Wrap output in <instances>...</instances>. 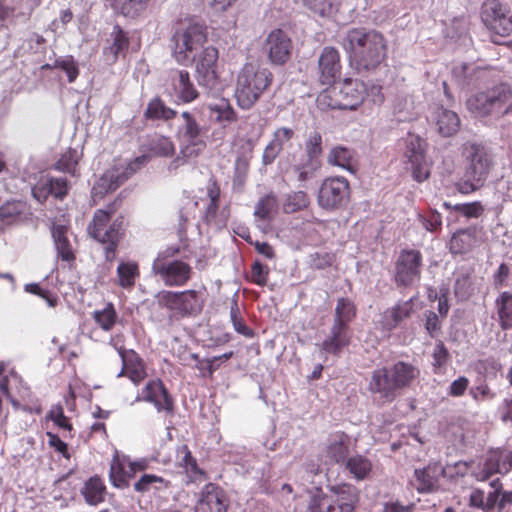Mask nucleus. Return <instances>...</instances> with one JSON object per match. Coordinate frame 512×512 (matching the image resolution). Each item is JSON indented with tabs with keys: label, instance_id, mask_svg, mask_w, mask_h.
<instances>
[{
	"label": "nucleus",
	"instance_id": "1",
	"mask_svg": "<svg viewBox=\"0 0 512 512\" xmlns=\"http://www.w3.org/2000/svg\"><path fill=\"white\" fill-rule=\"evenodd\" d=\"M341 44L351 64L359 72L375 69L387 55V42L383 34L375 29H349Z\"/></svg>",
	"mask_w": 512,
	"mask_h": 512
},
{
	"label": "nucleus",
	"instance_id": "2",
	"mask_svg": "<svg viewBox=\"0 0 512 512\" xmlns=\"http://www.w3.org/2000/svg\"><path fill=\"white\" fill-rule=\"evenodd\" d=\"M464 175L456 183L459 193L469 195L482 188L494 168L491 149L482 141L468 140L461 146Z\"/></svg>",
	"mask_w": 512,
	"mask_h": 512
},
{
	"label": "nucleus",
	"instance_id": "3",
	"mask_svg": "<svg viewBox=\"0 0 512 512\" xmlns=\"http://www.w3.org/2000/svg\"><path fill=\"white\" fill-rule=\"evenodd\" d=\"M420 370L411 363L398 361L391 367L372 372L368 390L379 396L383 402L391 403L399 391L407 388L419 376Z\"/></svg>",
	"mask_w": 512,
	"mask_h": 512
},
{
	"label": "nucleus",
	"instance_id": "4",
	"mask_svg": "<svg viewBox=\"0 0 512 512\" xmlns=\"http://www.w3.org/2000/svg\"><path fill=\"white\" fill-rule=\"evenodd\" d=\"M273 74L268 68L246 63L238 72L234 97L238 107L250 110L271 86Z\"/></svg>",
	"mask_w": 512,
	"mask_h": 512
},
{
	"label": "nucleus",
	"instance_id": "5",
	"mask_svg": "<svg viewBox=\"0 0 512 512\" xmlns=\"http://www.w3.org/2000/svg\"><path fill=\"white\" fill-rule=\"evenodd\" d=\"M330 494L321 487L311 493L307 512H354L359 503V490L351 484L329 486Z\"/></svg>",
	"mask_w": 512,
	"mask_h": 512
},
{
	"label": "nucleus",
	"instance_id": "6",
	"mask_svg": "<svg viewBox=\"0 0 512 512\" xmlns=\"http://www.w3.org/2000/svg\"><path fill=\"white\" fill-rule=\"evenodd\" d=\"M207 132V127L198 123L193 113L183 111L177 128L181 156L171 162L169 169L177 168L185 159L197 157L206 147Z\"/></svg>",
	"mask_w": 512,
	"mask_h": 512
},
{
	"label": "nucleus",
	"instance_id": "7",
	"mask_svg": "<svg viewBox=\"0 0 512 512\" xmlns=\"http://www.w3.org/2000/svg\"><path fill=\"white\" fill-rule=\"evenodd\" d=\"M207 41L206 27L197 22L182 25L172 36L173 56L181 65H190Z\"/></svg>",
	"mask_w": 512,
	"mask_h": 512
},
{
	"label": "nucleus",
	"instance_id": "8",
	"mask_svg": "<svg viewBox=\"0 0 512 512\" xmlns=\"http://www.w3.org/2000/svg\"><path fill=\"white\" fill-rule=\"evenodd\" d=\"M159 307L169 310L174 316L195 317L201 313L205 293L202 290L170 291L162 290L155 295Z\"/></svg>",
	"mask_w": 512,
	"mask_h": 512
},
{
	"label": "nucleus",
	"instance_id": "9",
	"mask_svg": "<svg viewBox=\"0 0 512 512\" xmlns=\"http://www.w3.org/2000/svg\"><path fill=\"white\" fill-rule=\"evenodd\" d=\"M110 217L109 212L98 209L88 226L90 236L104 244L105 258L108 261L115 258L116 248L124 231L123 217H117L110 226H107Z\"/></svg>",
	"mask_w": 512,
	"mask_h": 512
},
{
	"label": "nucleus",
	"instance_id": "10",
	"mask_svg": "<svg viewBox=\"0 0 512 512\" xmlns=\"http://www.w3.org/2000/svg\"><path fill=\"white\" fill-rule=\"evenodd\" d=\"M511 90L507 84H499L478 92L467 100V108L477 116L507 114L511 109Z\"/></svg>",
	"mask_w": 512,
	"mask_h": 512
},
{
	"label": "nucleus",
	"instance_id": "11",
	"mask_svg": "<svg viewBox=\"0 0 512 512\" xmlns=\"http://www.w3.org/2000/svg\"><path fill=\"white\" fill-rule=\"evenodd\" d=\"M218 57V50L213 46H207L196 53V58L193 61L198 85L212 96L220 94L222 90V84L216 71Z\"/></svg>",
	"mask_w": 512,
	"mask_h": 512
},
{
	"label": "nucleus",
	"instance_id": "12",
	"mask_svg": "<svg viewBox=\"0 0 512 512\" xmlns=\"http://www.w3.org/2000/svg\"><path fill=\"white\" fill-rule=\"evenodd\" d=\"M167 252L159 253L152 264V272L169 287L184 286L191 278V266L178 259L171 258Z\"/></svg>",
	"mask_w": 512,
	"mask_h": 512
},
{
	"label": "nucleus",
	"instance_id": "13",
	"mask_svg": "<svg viewBox=\"0 0 512 512\" xmlns=\"http://www.w3.org/2000/svg\"><path fill=\"white\" fill-rule=\"evenodd\" d=\"M481 21L485 27L501 36L512 33V12L507 3L500 0H485L480 7Z\"/></svg>",
	"mask_w": 512,
	"mask_h": 512
},
{
	"label": "nucleus",
	"instance_id": "14",
	"mask_svg": "<svg viewBox=\"0 0 512 512\" xmlns=\"http://www.w3.org/2000/svg\"><path fill=\"white\" fill-rule=\"evenodd\" d=\"M350 198V185L342 176L326 178L317 197L318 204L327 211H333L345 206Z\"/></svg>",
	"mask_w": 512,
	"mask_h": 512
},
{
	"label": "nucleus",
	"instance_id": "15",
	"mask_svg": "<svg viewBox=\"0 0 512 512\" xmlns=\"http://www.w3.org/2000/svg\"><path fill=\"white\" fill-rule=\"evenodd\" d=\"M422 254L415 249L402 250L395 263L394 280L397 286H410L421 276Z\"/></svg>",
	"mask_w": 512,
	"mask_h": 512
},
{
	"label": "nucleus",
	"instance_id": "16",
	"mask_svg": "<svg viewBox=\"0 0 512 512\" xmlns=\"http://www.w3.org/2000/svg\"><path fill=\"white\" fill-rule=\"evenodd\" d=\"M322 163H316L303 156L294 158L293 163L285 167L283 162H279V169L282 177L289 183H297L300 188H306L308 183L317 177Z\"/></svg>",
	"mask_w": 512,
	"mask_h": 512
},
{
	"label": "nucleus",
	"instance_id": "17",
	"mask_svg": "<svg viewBox=\"0 0 512 512\" xmlns=\"http://www.w3.org/2000/svg\"><path fill=\"white\" fill-rule=\"evenodd\" d=\"M367 94V85L358 79H345L340 86L337 99L330 103L331 108L355 110Z\"/></svg>",
	"mask_w": 512,
	"mask_h": 512
},
{
	"label": "nucleus",
	"instance_id": "18",
	"mask_svg": "<svg viewBox=\"0 0 512 512\" xmlns=\"http://www.w3.org/2000/svg\"><path fill=\"white\" fill-rule=\"evenodd\" d=\"M149 160V156L141 155L129 162L125 167L119 166L107 170L100 178L99 186L105 192L116 190L124 181L136 173L142 166L146 165Z\"/></svg>",
	"mask_w": 512,
	"mask_h": 512
},
{
	"label": "nucleus",
	"instance_id": "19",
	"mask_svg": "<svg viewBox=\"0 0 512 512\" xmlns=\"http://www.w3.org/2000/svg\"><path fill=\"white\" fill-rule=\"evenodd\" d=\"M136 402L145 401L154 405L158 412L173 413L174 403L161 380H151L143 388Z\"/></svg>",
	"mask_w": 512,
	"mask_h": 512
},
{
	"label": "nucleus",
	"instance_id": "20",
	"mask_svg": "<svg viewBox=\"0 0 512 512\" xmlns=\"http://www.w3.org/2000/svg\"><path fill=\"white\" fill-rule=\"evenodd\" d=\"M405 157L411 164L413 177L422 182L429 176V170L424 154V141L417 136H409L406 140Z\"/></svg>",
	"mask_w": 512,
	"mask_h": 512
},
{
	"label": "nucleus",
	"instance_id": "21",
	"mask_svg": "<svg viewBox=\"0 0 512 512\" xmlns=\"http://www.w3.org/2000/svg\"><path fill=\"white\" fill-rule=\"evenodd\" d=\"M227 508L228 500L224 491L209 483L201 490L194 512H227Z\"/></svg>",
	"mask_w": 512,
	"mask_h": 512
},
{
	"label": "nucleus",
	"instance_id": "22",
	"mask_svg": "<svg viewBox=\"0 0 512 512\" xmlns=\"http://www.w3.org/2000/svg\"><path fill=\"white\" fill-rule=\"evenodd\" d=\"M319 81L323 85L333 84L341 74L340 54L338 50L331 46L323 48L319 60Z\"/></svg>",
	"mask_w": 512,
	"mask_h": 512
},
{
	"label": "nucleus",
	"instance_id": "23",
	"mask_svg": "<svg viewBox=\"0 0 512 512\" xmlns=\"http://www.w3.org/2000/svg\"><path fill=\"white\" fill-rule=\"evenodd\" d=\"M265 48L268 51L270 61L275 65H282L290 57L292 44L284 31L276 29L269 33Z\"/></svg>",
	"mask_w": 512,
	"mask_h": 512
},
{
	"label": "nucleus",
	"instance_id": "24",
	"mask_svg": "<svg viewBox=\"0 0 512 512\" xmlns=\"http://www.w3.org/2000/svg\"><path fill=\"white\" fill-rule=\"evenodd\" d=\"M351 341V332L349 326L338 325L333 323L330 327L328 335L320 344V349L325 354L339 357Z\"/></svg>",
	"mask_w": 512,
	"mask_h": 512
},
{
	"label": "nucleus",
	"instance_id": "25",
	"mask_svg": "<svg viewBox=\"0 0 512 512\" xmlns=\"http://www.w3.org/2000/svg\"><path fill=\"white\" fill-rule=\"evenodd\" d=\"M68 192V183L65 177H41L32 188V194L38 201H44L49 195L63 199Z\"/></svg>",
	"mask_w": 512,
	"mask_h": 512
},
{
	"label": "nucleus",
	"instance_id": "26",
	"mask_svg": "<svg viewBox=\"0 0 512 512\" xmlns=\"http://www.w3.org/2000/svg\"><path fill=\"white\" fill-rule=\"evenodd\" d=\"M69 225L65 220H56L51 227V235L57 252V257L65 262L75 259L72 244L68 238Z\"/></svg>",
	"mask_w": 512,
	"mask_h": 512
},
{
	"label": "nucleus",
	"instance_id": "27",
	"mask_svg": "<svg viewBox=\"0 0 512 512\" xmlns=\"http://www.w3.org/2000/svg\"><path fill=\"white\" fill-rule=\"evenodd\" d=\"M445 470L440 463H429L421 469H415V488L419 493H431L438 487V482Z\"/></svg>",
	"mask_w": 512,
	"mask_h": 512
},
{
	"label": "nucleus",
	"instance_id": "28",
	"mask_svg": "<svg viewBox=\"0 0 512 512\" xmlns=\"http://www.w3.org/2000/svg\"><path fill=\"white\" fill-rule=\"evenodd\" d=\"M350 437L344 432L331 434L326 443L325 454L330 463L344 464L349 458Z\"/></svg>",
	"mask_w": 512,
	"mask_h": 512
},
{
	"label": "nucleus",
	"instance_id": "29",
	"mask_svg": "<svg viewBox=\"0 0 512 512\" xmlns=\"http://www.w3.org/2000/svg\"><path fill=\"white\" fill-rule=\"evenodd\" d=\"M172 86L176 99L182 103H191L199 97V92L186 70L176 71L172 76Z\"/></svg>",
	"mask_w": 512,
	"mask_h": 512
},
{
	"label": "nucleus",
	"instance_id": "30",
	"mask_svg": "<svg viewBox=\"0 0 512 512\" xmlns=\"http://www.w3.org/2000/svg\"><path fill=\"white\" fill-rule=\"evenodd\" d=\"M119 356L122 360V369L117 374V377L126 376L134 384H138L145 377V370L141 363L140 358L134 351L128 352L124 348H119Z\"/></svg>",
	"mask_w": 512,
	"mask_h": 512
},
{
	"label": "nucleus",
	"instance_id": "31",
	"mask_svg": "<svg viewBox=\"0 0 512 512\" xmlns=\"http://www.w3.org/2000/svg\"><path fill=\"white\" fill-rule=\"evenodd\" d=\"M412 312L411 301L397 303L395 306L386 309L381 315L379 323L383 330L392 331Z\"/></svg>",
	"mask_w": 512,
	"mask_h": 512
},
{
	"label": "nucleus",
	"instance_id": "32",
	"mask_svg": "<svg viewBox=\"0 0 512 512\" xmlns=\"http://www.w3.org/2000/svg\"><path fill=\"white\" fill-rule=\"evenodd\" d=\"M42 0H26L20 7L10 6L0 0V26L13 19L28 20L32 12L41 4Z\"/></svg>",
	"mask_w": 512,
	"mask_h": 512
},
{
	"label": "nucleus",
	"instance_id": "33",
	"mask_svg": "<svg viewBox=\"0 0 512 512\" xmlns=\"http://www.w3.org/2000/svg\"><path fill=\"white\" fill-rule=\"evenodd\" d=\"M207 108L210 119L220 124L223 128L237 121V113L226 98H220L209 103Z\"/></svg>",
	"mask_w": 512,
	"mask_h": 512
},
{
	"label": "nucleus",
	"instance_id": "34",
	"mask_svg": "<svg viewBox=\"0 0 512 512\" xmlns=\"http://www.w3.org/2000/svg\"><path fill=\"white\" fill-rule=\"evenodd\" d=\"M327 162L350 173H355L358 162L357 153L355 150L345 146H335L329 151Z\"/></svg>",
	"mask_w": 512,
	"mask_h": 512
},
{
	"label": "nucleus",
	"instance_id": "35",
	"mask_svg": "<svg viewBox=\"0 0 512 512\" xmlns=\"http://www.w3.org/2000/svg\"><path fill=\"white\" fill-rule=\"evenodd\" d=\"M108 43L109 45L104 49V54L107 55V60L113 63L127 51L129 39L126 32L119 25H114Z\"/></svg>",
	"mask_w": 512,
	"mask_h": 512
},
{
	"label": "nucleus",
	"instance_id": "36",
	"mask_svg": "<svg viewBox=\"0 0 512 512\" xmlns=\"http://www.w3.org/2000/svg\"><path fill=\"white\" fill-rule=\"evenodd\" d=\"M433 120L436 122L438 132L444 137L454 135L460 127L458 115L443 107H437L433 113Z\"/></svg>",
	"mask_w": 512,
	"mask_h": 512
},
{
	"label": "nucleus",
	"instance_id": "37",
	"mask_svg": "<svg viewBox=\"0 0 512 512\" xmlns=\"http://www.w3.org/2000/svg\"><path fill=\"white\" fill-rule=\"evenodd\" d=\"M81 494L87 504L97 506L105 500L106 487L99 477L94 476L85 481Z\"/></svg>",
	"mask_w": 512,
	"mask_h": 512
},
{
	"label": "nucleus",
	"instance_id": "38",
	"mask_svg": "<svg viewBox=\"0 0 512 512\" xmlns=\"http://www.w3.org/2000/svg\"><path fill=\"white\" fill-rule=\"evenodd\" d=\"M495 309L501 329H512V291H503L497 296Z\"/></svg>",
	"mask_w": 512,
	"mask_h": 512
},
{
	"label": "nucleus",
	"instance_id": "39",
	"mask_svg": "<svg viewBox=\"0 0 512 512\" xmlns=\"http://www.w3.org/2000/svg\"><path fill=\"white\" fill-rule=\"evenodd\" d=\"M208 197H209V203L206 207L205 211V221L208 224H213L217 228L224 227L226 225V217L221 214L220 217L217 215L218 211V202L220 197V189L218 186L213 184L211 187L208 188Z\"/></svg>",
	"mask_w": 512,
	"mask_h": 512
},
{
	"label": "nucleus",
	"instance_id": "40",
	"mask_svg": "<svg viewBox=\"0 0 512 512\" xmlns=\"http://www.w3.org/2000/svg\"><path fill=\"white\" fill-rule=\"evenodd\" d=\"M344 464L346 470H348L357 481L366 479L372 470L371 461L360 454L349 457Z\"/></svg>",
	"mask_w": 512,
	"mask_h": 512
},
{
	"label": "nucleus",
	"instance_id": "41",
	"mask_svg": "<svg viewBox=\"0 0 512 512\" xmlns=\"http://www.w3.org/2000/svg\"><path fill=\"white\" fill-rule=\"evenodd\" d=\"M43 69H60L65 72L69 83L75 82L79 76V64L78 61L72 55L60 56L55 59L53 64H45L42 66Z\"/></svg>",
	"mask_w": 512,
	"mask_h": 512
},
{
	"label": "nucleus",
	"instance_id": "42",
	"mask_svg": "<svg viewBox=\"0 0 512 512\" xmlns=\"http://www.w3.org/2000/svg\"><path fill=\"white\" fill-rule=\"evenodd\" d=\"M95 323L105 332L112 330L118 320V314L112 303H106L102 309H97L92 313Z\"/></svg>",
	"mask_w": 512,
	"mask_h": 512
},
{
	"label": "nucleus",
	"instance_id": "43",
	"mask_svg": "<svg viewBox=\"0 0 512 512\" xmlns=\"http://www.w3.org/2000/svg\"><path fill=\"white\" fill-rule=\"evenodd\" d=\"M356 316V307L348 298H339L335 307L333 323L349 326V323Z\"/></svg>",
	"mask_w": 512,
	"mask_h": 512
},
{
	"label": "nucleus",
	"instance_id": "44",
	"mask_svg": "<svg viewBox=\"0 0 512 512\" xmlns=\"http://www.w3.org/2000/svg\"><path fill=\"white\" fill-rule=\"evenodd\" d=\"M139 276L138 265L134 262H120L117 266V283L123 289H131Z\"/></svg>",
	"mask_w": 512,
	"mask_h": 512
},
{
	"label": "nucleus",
	"instance_id": "45",
	"mask_svg": "<svg viewBox=\"0 0 512 512\" xmlns=\"http://www.w3.org/2000/svg\"><path fill=\"white\" fill-rule=\"evenodd\" d=\"M144 115L150 120H170L176 116V111L156 97L148 103Z\"/></svg>",
	"mask_w": 512,
	"mask_h": 512
},
{
	"label": "nucleus",
	"instance_id": "46",
	"mask_svg": "<svg viewBox=\"0 0 512 512\" xmlns=\"http://www.w3.org/2000/svg\"><path fill=\"white\" fill-rule=\"evenodd\" d=\"M176 463L178 466L183 467L187 473H190L194 479L203 475L187 445H181L177 448Z\"/></svg>",
	"mask_w": 512,
	"mask_h": 512
},
{
	"label": "nucleus",
	"instance_id": "47",
	"mask_svg": "<svg viewBox=\"0 0 512 512\" xmlns=\"http://www.w3.org/2000/svg\"><path fill=\"white\" fill-rule=\"evenodd\" d=\"M512 469V452L504 456L502 463L494 462L491 458L486 461L483 470L478 475L479 480H486L494 473L505 474Z\"/></svg>",
	"mask_w": 512,
	"mask_h": 512
},
{
	"label": "nucleus",
	"instance_id": "48",
	"mask_svg": "<svg viewBox=\"0 0 512 512\" xmlns=\"http://www.w3.org/2000/svg\"><path fill=\"white\" fill-rule=\"evenodd\" d=\"M150 151L161 157H170L175 153V146L169 137L155 135L149 142Z\"/></svg>",
	"mask_w": 512,
	"mask_h": 512
},
{
	"label": "nucleus",
	"instance_id": "49",
	"mask_svg": "<svg viewBox=\"0 0 512 512\" xmlns=\"http://www.w3.org/2000/svg\"><path fill=\"white\" fill-rule=\"evenodd\" d=\"M473 293L471 275L468 272L458 273L454 284V294L459 301H466Z\"/></svg>",
	"mask_w": 512,
	"mask_h": 512
},
{
	"label": "nucleus",
	"instance_id": "50",
	"mask_svg": "<svg viewBox=\"0 0 512 512\" xmlns=\"http://www.w3.org/2000/svg\"><path fill=\"white\" fill-rule=\"evenodd\" d=\"M472 236L466 230H459L454 233L450 243L449 249L452 254L467 253L472 247Z\"/></svg>",
	"mask_w": 512,
	"mask_h": 512
},
{
	"label": "nucleus",
	"instance_id": "51",
	"mask_svg": "<svg viewBox=\"0 0 512 512\" xmlns=\"http://www.w3.org/2000/svg\"><path fill=\"white\" fill-rule=\"evenodd\" d=\"M322 136L318 132L310 133L305 142V152L301 156L310 159L316 163H321L322 154Z\"/></svg>",
	"mask_w": 512,
	"mask_h": 512
},
{
	"label": "nucleus",
	"instance_id": "52",
	"mask_svg": "<svg viewBox=\"0 0 512 512\" xmlns=\"http://www.w3.org/2000/svg\"><path fill=\"white\" fill-rule=\"evenodd\" d=\"M308 205V195L304 191H296L286 196L283 210L285 213L291 214L306 208Z\"/></svg>",
	"mask_w": 512,
	"mask_h": 512
},
{
	"label": "nucleus",
	"instance_id": "53",
	"mask_svg": "<svg viewBox=\"0 0 512 512\" xmlns=\"http://www.w3.org/2000/svg\"><path fill=\"white\" fill-rule=\"evenodd\" d=\"M277 206L276 197L272 194L260 198L255 205L254 215L261 220H270Z\"/></svg>",
	"mask_w": 512,
	"mask_h": 512
},
{
	"label": "nucleus",
	"instance_id": "54",
	"mask_svg": "<svg viewBox=\"0 0 512 512\" xmlns=\"http://www.w3.org/2000/svg\"><path fill=\"white\" fill-rule=\"evenodd\" d=\"M230 320L233 325L234 330L241 334L242 336L246 338H253L254 337V331L248 327L240 313V309L237 303V300H233L231 307H230Z\"/></svg>",
	"mask_w": 512,
	"mask_h": 512
},
{
	"label": "nucleus",
	"instance_id": "55",
	"mask_svg": "<svg viewBox=\"0 0 512 512\" xmlns=\"http://www.w3.org/2000/svg\"><path fill=\"white\" fill-rule=\"evenodd\" d=\"M150 0H122L119 11L128 18H135L144 12Z\"/></svg>",
	"mask_w": 512,
	"mask_h": 512
},
{
	"label": "nucleus",
	"instance_id": "56",
	"mask_svg": "<svg viewBox=\"0 0 512 512\" xmlns=\"http://www.w3.org/2000/svg\"><path fill=\"white\" fill-rule=\"evenodd\" d=\"M46 39L38 34L32 33L22 45V49L31 54H42L46 52Z\"/></svg>",
	"mask_w": 512,
	"mask_h": 512
},
{
	"label": "nucleus",
	"instance_id": "57",
	"mask_svg": "<svg viewBox=\"0 0 512 512\" xmlns=\"http://www.w3.org/2000/svg\"><path fill=\"white\" fill-rule=\"evenodd\" d=\"M453 209L468 219L479 218L484 212V207L480 201L456 204Z\"/></svg>",
	"mask_w": 512,
	"mask_h": 512
},
{
	"label": "nucleus",
	"instance_id": "58",
	"mask_svg": "<svg viewBox=\"0 0 512 512\" xmlns=\"http://www.w3.org/2000/svg\"><path fill=\"white\" fill-rule=\"evenodd\" d=\"M22 213V204L7 202L0 207V218L7 224L16 221Z\"/></svg>",
	"mask_w": 512,
	"mask_h": 512
},
{
	"label": "nucleus",
	"instance_id": "59",
	"mask_svg": "<svg viewBox=\"0 0 512 512\" xmlns=\"http://www.w3.org/2000/svg\"><path fill=\"white\" fill-rule=\"evenodd\" d=\"M78 159V152L76 150H69L56 163V168L74 175Z\"/></svg>",
	"mask_w": 512,
	"mask_h": 512
},
{
	"label": "nucleus",
	"instance_id": "60",
	"mask_svg": "<svg viewBox=\"0 0 512 512\" xmlns=\"http://www.w3.org/2000/svg\"><path fill=\"white\" fill-rule=\"evenodd\" d=\"M496 415L500 421L512 428V396H507L497 406Z\"/></svg>",
	"mask_w": 512,
	"mask_h": 512
},
{
	"label": "nucleus",
	"instance_id": "61",
	"mask_svg": "<svg viewBox=\"0 0 512 512\" xmlns=\"http://www.w3.org/2000/svg\"><path fill=\"white\" fill-rule=\"evenodd\" d=\"M269 268L256 260L251 267V281L258 286H265L268 281Z\"/></svg>",
	"mask_w": 512,
	"mask_h": 512
},
{
	"label": "nucleus",
	"instance_id": "62",
	"mask_svg": "<svg viewBox=\"0 0 512 512\" xmlns=\"http://www.w3.org/2000/svg\"><path fill=\"white\" fill-rule=\"evenodd\" d=\"M163 478L156 476L154 474H144L140 477V479L135 482L134 489L138 492H147L152 487L158 488L157 484H163Z\"/></svg>",
	"mask_w": 512,
	"mask_h": 512
},
{
	"label": "nucleus",
	"instance_id": "63",
	"mask_svg": "<svg viewBox=\"0 0 512 512\" xmlns=\"http://www.w3.org/2000/svg\"><path fill=\"white\" fill-rule=\"evenodd\" d=\"M293 136V129L288 127H280L274 131L272 140L270 142L282 151L285 145L293 138Z\"/></svg>",
	"mask_w": 512,
	"mask_h": 512
},
{
	"label": "nucleus",
	"instance_id": "64",
	"mask_svg": "<svg viewBox=\"0 0 512 512\" xmlns=\"http://www.w3.org/2000/svg\"><path fill=\"white\" fill-rule=\"evenodd\" d=\"M128 473L118 461H113L110 467L109 477L115 487H124L127 484L126 475Z\"/></svg>",
	"mask_w": 512,
	"mask_h": 512
}]
</instances>
